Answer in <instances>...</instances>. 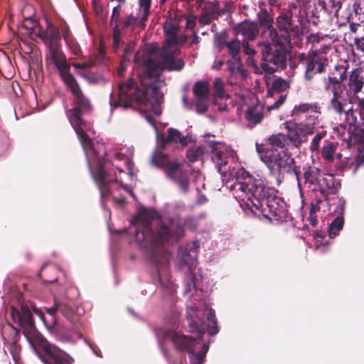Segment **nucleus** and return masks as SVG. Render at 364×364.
<instances>
[{
  "instance_id": "49",
  "label": "nucleus",
  "mask_w": 364,
  "mask_h": 364,
  "mask_svg": "<svg viewBox=\"0 0 364 364\" xmlns=\"http://www.w3.org/2000/svg\"><path fill=\"white\" fill-rule=\"evenodd\" d=\"M213 105L220 112H225L227 109L226 105L218 102V98L214 100Z\"/></svg>"
},
{
  "instance_id": "62",
  "label": "nucleus",
  "mask_w": 364,
  "mask_h": 364,
  "mask_svg": "<svg viewBox=\"0 0 364 364\" xmlns=\"http://www.w3.org/2000/svg\"><path fill=\"white\" fill-rule=\"evenodd\" d=\"M328 242H326L323 245H321H321H318L316 246V249H317L318 250L323 251V250H321L322 247H323V246H324V245H328Z\"/></svg>"
},
{
  "instance_id": "56",
  "label": "nucleus",
  "mask_w": 364,
  "mask_h": 364,
  "mask_svg": "<svg viewBox=\"0 0 364 364\" xmlns=\"http://www.w3.org/2000/svg\"><path fill=\"white\" fill-rule=\"evenodd\" d=\"M223 60H216V61H215V63H213L212 67L213 69L219 70L221 68V66L223 65Z\"/></svg>"
},
{
  "instance_id": "58",
  "label": "nucleus",
  "mask_w": 364,
  "mask_h": 364,
  "mask_svg": "<svg viewBox=\"0 0 364 364\" xmlns=\"http://www.w3.org/2000/svg\"><path fill=\"white\" fill-rule=\"evenodd\" d=\"M183 103L186 108H188V109L191 108V106L188 102V98H187L186 95H183Z\"/></svg>"
},
{
  "instance_id": "1",
  "label": "nucleus",
  "mask_w": 364,
  "mask_h": 364,
  "mask_svg": "<svg viewBox=\"0 0 364 364\" xmlns=\"http://www.w3.org/2000/svg\"><path fill=\"white\" fill-rule=\"evenodd\" d=\"M48 46L46 63L58 69L62 79L73 96L74 107L66 110V115L85 151L92 176H134L132 157L133 146H124L107 152L104 144L91 140L87 134L90 124L81 118L90 109L89 100L82 93L76 80L70 73V65L60 48V33L57 28L48 25L45 33Z\"/></svg>"
},
{
  "instance_id": "38",
  "label": "nucleus",
  "mask_w": 364,
  "mask_h": 364,
  "mask_svg": "<svg viewBox=\"0 0 364 364\" xmlns=\"http://www.w3.org/2000/svg\"><path fill=\"white\" fill-rule=\"evenodd\" d=\"M209 98L197 99L196 111L198 114H203L207 111Z\"/></svg>"
},
{
  "instance_id": "64",
  "label": "nucleus",
  "mask_w": 364,
  "mask_h": 364,
  "mask_svg": "<svg viewBox=\"0 0 364 364\" xmlns=\"http://www.w3.org/2000/svg\"><path fill=\"white\" fill-rule=\"evenodd\" d=\"M198 42V38L196 35L194 36V38L192 41V43H197Z\"/></svg>"
},
{
  "instance_id": "19",
  "label": "nucleus",
  "mask_w": 364,
  "mask_h": 364,
  "mask_svg": "<svg viewBox=\"0 0 364 364\" xmlns=\"http://www.w3.org/2000/svg\"><path fill=\"white\" fill-rule=\"evenodd\" d=\"M277 27L280 32H283L282 37L283 41L279 38V40L283 43V48L286 50L284 44L290 41L289 36L291 33H294V27L291 23V17L289 14H282L277 18L276 21Z\"/></svg>"
},
{
  "instance_id": "55",
  "label": "nucleus",
  "mask_w": 364,
  "mask_h": 364,
  "mask_svg": "<svg viewBox=\"0 0 364 364\" xmlns=\"http://www.w3.org/2000/svg\"><path fill=\"white\" fill-rule=\"evenodd\" d=\"M309 2V0H297V6L300 7L301 9L305 8V6L307 5Z\"/></svg>"
},
{
  "instance_id": "50",
  "label": "nucleus",
  "mask_w": 364,
  "mask_h": 364,
  "mask_svg": "<svg viewBox=\"0 0 364 364\" xmlns=\"http://www.w3.org/2000/svg\"><path fill=\"white\" fill-rule=\"evenodd\" d=\"M126 61H128L127 59L123 58L122 62L121 63L120 67L118 68V74L119 75H122L126 70L127 65Z\"/></svg>"
},
{
  "instance_id": "47",
  "label": "nucleus",
  "mask_w": 364,
  "mask_h": 364,
  "mask_svg": "<svg viewBox=\"0 0 364 364\" xmlns=\"http://www.w3.org/2000/svg\"><path fill=\"white\" fill-rule=\"evenodd\" d=\"M60 338L64 341L73 342L75 341L74 332L73 333H62Z\"/></svg>"
},
{
  "instance_id": "52",
  "label": "nucleus",
  "mask_w": 364,
  "mask_h": 364,
  "mask_svg": "<svg viewBox=\"0 0 364 364\" xmlns=\"http://www.w3.org/2000/svg\"><path fill=\"white\" fill-rule=\"evenodd\" d=\"M196 25V19L189 18L186 21V26L187 28L192 29Z\"/></svg>"
},
{
  "instance_id": "32",
  "label": "nucleus",
  "mask_w": 364,
  "mask_h": 364,
  "mask_svg": "<svg viewBox=\"0 0 364 364\" xmlns=\"http://www.w3.org/2000/svg\"><path fill=\"white\" fill-rule=\"evenodd\" d=\"M336 146L333 144H329L323 147L322 150V156L327 161L332 162L333 161Z\"/></svg>"
},
{
  "instance_id": "28",
  "label": "nucleus",
  "mask_w": 364,
  "mask_h": 364,
  "mask_svg": "<svg viewBox=\"0 0 364 364\" xmlns=\"http://www.w3.org/2000/svg\"><path fill=\"white\" fill-rule=\"evenodd\" d=\"M341 230V216H337L328 226L329 237L338 236Z\"/></svg>"
},
{
  "instance_id": "37",
  "label": "nucleus",
  "mask_w": 364,
  "mask_h": 364,
  "mask_svg": "<svg viewBox=\"0 0 364 364\" xmlns=\"http://www.w3.org/2000/svg\"><path fill=\"white\" fill-rule=\"evenodd\" d=\"M121 14V8L119 6H114L112 9V16L110 18V25L113 27L117 26L119 27V20Z\"/></svg>"
},
{
  "instance_id": "27",
  "label": "nucleus",
  "mask_w": 364,
  "mask_h": 364,
  "mask_svg": "<svg viewBox=\"0 0 364 364\" xmlns=\"http://www.w3.org/2000/svg\"><path fill=\"white\" fill-rule=\"evenodd\" d=\"M213 88L215 90V95L217 98L220 100H223L229 97L228 95L225 92L224 90V83L221 78L216 77L214 80Z\"/></svg>"
},
{
  "instance_id": "23",
  "label": "nucleus",
  "mask_w": 364,
  "mask_h": 364,
  "mask_svg": "<svg viewBox=\"0 0 364 364\" xmlns=\"http://www.w3.org/2000/svg\"><path fill=\"white\" fill-rule=\"evenodd\" d=\"M269 147L267 149L285 150L284 146L287 144V137L285 134H273L269 138Z\"/></svg>"
},
{
  "instance_id": "17",
  "label": "nucleus",
  "mask_w": 364,
  "mask_h": 364,
  "mask_svg": "<svg viewBox=\"0 0 364 364\" xmlns=\"http://www.w3.org/2000/svg\"><path fill=\"white\" fill-rule=\"evenodd\" d=\"M95 65V61L92 58H88L82 63L73 64L77 73L90 84L99 83L102 80V77L100 75L90 71Z\"/></svg>"
},
{
  "instance_id": "42",
  "label": "nucleus",
  "mask_w": 364,
  "mask_h": 364,
  "mask_svg": "<svg viewBox=\"0 0 364 364\" xmlns=\"http://www.w3.org/2000/svg\"><path fill=\"white\" fill-rule=\"evenodd\" d=\"M325 136V132L317 134L312 139L311 149H317L321 139Z\"/></svg>"
},
{
  "instance_id": "11",
  "label": "nucleus",
  "mask_w": 364,
  "mask_h": 364,
  "mask_svg": "<svg viewBox=\"0 0 364 364\" xmlns=\"http://www.w3.org/2000/svg\"><path fill=\"white\" fill-rule=\"evenodd\" d=\"M151 164L161 168L166 176L178 186L179 191L187 193L189 191L190 181L187 173L183 171L182 165L176 161H171L160 151H156L151 158Z\"/></svg>"
},
{
  "instance_id": "18",
  "label": "nucleus",
  "mask_w": 364,
  "mask_h": 364,
  "mask_svg": "<svg viewBox=\"0 0 364 364\" xmlns=\"http://www.w3.org/2000/svg\"><path fill=\"white\" fill-rule=\"evenodd\" d=\"M58 309H60V306L55 303L53 306L50 308H46V314H44L41 309L36 307V306H31L32 312L40 318L46 328L50 332H53L54 331L57 324L56 314Z\"/></svg>"
},
{
  "instance_id": "26",
  "label": "nucleus",
  "mask_w": 364,
  "mask_h": 364,
  "mask_svg": "<svg viewBox=\"0 0 364 364\" xmlns=\"http://www.w3.org/2000/svg\"><path fill=\"white\" fill-rule=\"evenodd\" d=\"M63 38L70 52L75 56H79L80 53V48L68 31H65V32L63 33Z\"/></svg>"
},
{
  "instance_id": "14",
  "label": "nucleus",
  "mask_w": 364,
  "mask_h": 364,
  "mask_svg": "<svg viewBox=\"0 0 364 364\" xmlns=\"http://www.w3.org/2000/svg\"><path fill=\"white\" fill-rule=\"evenodd\" d=\"M287 130L289 139L296 146L301 144L308 134L314 132V127L307 123H296L294 121H287L284 123Z\"/></svg>"
},
{
  "instance_id": "7",
  "label": "nucleus",
  "mask_w": 364,
  "mask_h": 364,
  "mask_svg": "<svg viewBox=\"0 0 364 364\" xmlns=\"http://www.w3.org/2000/svg\"><path fill=\"white\" fill-rule=\"evenodd\" d=\"M151 93L154 96L151 99L144 100L141 98L140 94L141 92H138L133 102L136 103L141 108V112L144 117L146 118L147 122L152 125L155 130L156 139L158 144H161L164 146L169 141H179L182 145H186L189 141L188 136H181V133L178 130L169 128L168 129V136H165L163 133L159 131V127L156 124L155 119H154L153 114L156 117L159 116L161 114V104L164 100V95L162 92H160L158 87L156 85H151L146 87V95ZM144 93L143 92V95Z\"/></svg>"
},
{
  "instance_id": "51",
  "label": "nucleus",
  "mask_w": 364,
  "mask_h": 364,
  "mask_svg": "<svg viewBox=\"0 0 364 364\" xmlns=\"http://www.w3.org/2000/svg\"><path fill=\"white\" fill-rule=\"evenodd\" d=\"M114 203L117 206H122L123 204L125 203V198L123 196L121 197H117L115 195H114Z\"/></svg>"
},
{
  "instance_id": "3",
  "label": "nucleus",
  "mask_w": 364,
  "mask_h": 364,
  "mask_svg": "<svg viewBox=\"0 0 364 364\" xmlns=\"http://www.w3.org/2000/svg\"><path fill=\"white\" fill-rule=\"evenodd\" d=\"M132 223L136 226V240L148 255L161 277V271L166 269L169 262V253L164 249L165 242H173L184 235V226L195 230L197 227L194 218L185 221L178 217L158 219V213L152 209L142 208L134 217ZM160 281L166 294L172 295L176 291L171 281Z\"/></svg>"
},
{
  "instance_id": "30",
  "label": "nucleus",
  "mask_w": 364,
  "mask_h": 364,
  "mask_svg": "<svg viewBox=\"0 0 364 364\" xmlns=\"http://www.w3.org/2000/svg\"><path fill=\"white\" fill-rule=\"evenodd\" d=\"M113 46L114 49H119L122 45L123 42L122 40V31L119 27L117 26H113Z\"/></svg>"
},
{
  "instance_id": "9",
  "label": "nucleus",
  "mask_w": 364,
  "mask_h": 364,
  "mask_svg": "<svg viewBox=\"0 0 364 364\" xmlns=\"http://www.w3.org/2000/svg\"><path fill=\"white\" fill-rule=\"evenodd\" d=\"M331 38L327 35L323 36L320 33H315L308 36L307 42L312 46L306 63L305 73L306 80H311L314 73H321L324 71L328 60L322 53L326 50L333 49L336 53L338 52L339 48L337 45H331Z\"/></svg>"
},
{
  "instance_id": "15",
  "label": "nucleus",
  "mask_w": 364,
  "mask_h": 364,
  "mask_svg": "<svg viewBox=\"0 0 364 364\" xmlns=\"http://www.w3.org/2000/svg\"><path fill=\"white\" fill-rule=\"evenodd\" d=\"M139 14L138 16L132 14L124 18L122 22V28L123 30L129 29L134 31L136 28H141L144 26L149 14L150 0H139Z\"/></svg>"
},
{
  "instance_id": "24",
  "label": "nucleus",
  "mask_w": 364,
  "mask_h": 364,
  "mask_svg": "<svg viewBox=\"0 0 364 364\" xmlns=\"http://www.w3.org/2000/svg\"><path fill=\"white\" fill-rule=\"evenodd\" d=\"M228 68L231 75H240L245 77L246 71L243 69L240 58H232L228 61Z\"/></svg>"
},
{
  "instance_id": "48",
  "label": "nucleus",
  "mask_w": 364,
  "mask_h": 364,
  "mask_svg": "<svg viewBox=\"0 0 364 364\" xmlns=\"http://www.w3.org/2000/svg\"><path fill=\"white\" fill-rule=\"evenodd\" d=\"M242 48H243L244 52L246 55H247L249 56H252L255 54L254 49L250 48L247 43H243Z\"/></svg>"
},
{
  "instance_id": "39",
  "label": "nucleus",
  "mask_w": 364,
  "mask_h": 364,
  "mask_svg": "<svg viewBox=\"0 0 364 364\" xmlns=\"http://www.w3.org/2000/svg\"><path fill=\"white\" fill-rule=\"evenodd\" d=\"M312 108V106L309 104H302L299 105H296L291 113L293 116L299 115L301 113H304L308 112L310 109Z\"/></svg>"
},
{
  "instance_id": "29",
  "label": "nucleus",
  "mask_w": 364,
  "mask_h": 364,
  "mask_svg": "<svg viewBox=\"0 0 364 364\" xmlns=\"http://www.w3.org/2000/svg\"><path fill=\"white\" fill-rule=\"evenodd\" d=\"M232 58H240V42L238 40L232 41L225 45Z\"/></svg>"
},
{
  "instance_id": "54",
  "label": "nucleus",
  "mask_w": 364,
  "mask_h": 364,
  "mask_svg": "<svg viewBox=\"0 0 364 364\" xmlns=\"http://www.w3.org/2000/svg\"><path fill=\"white\" fill-rule=\"evenodd\" d=\"M132 46L129 45V46H127L124 48V55L123 58L127 59V60H129V59L128 58V54L129 53H132Z\"/></svg>"
},
{
  "instance_id": "2",
  "label": "nucleus",
  "mask_w": 364,
  "mask_h": 364,
  "mask_svg": "<svg viewBox=\"0 0 364 364\" xmlns=\"http://www.w3.org/2000/svg\"><path fill=\"white\" fill-rule=\"evenodd\" d=\"M211 158L225 187L247 214L259 215L272 222L282 221L287 216L284 202L276 196L274 188L267 186L264 178L255 176L243 167L235 166L231 171L223 172L222 166L228 158L234 160L235 151L219 141H210Z\"/></svg>"
},
{
  "instance_id": "59",
  "label": "nucleus",
  "mask_w": 364,
  "mask_h": 364,
  "mask_svg": "<svg viewBox=\"0 0 364 364\" xmlns=\"http://www.w3.org/2000/svg\"><path fill=\"white\" fill-rule=\"evenodd\" d=\"M269 6H279L278 0H267Z\"/></svg>"
},
{
  "instance_id": "40",
  "label": "nucleus",
  "mask_w": 364,
  "mask_h": 364,
  "mask_svg": "<svg viewBox=\"0 0 364 364\" xmlns=\"http://www.w3.org/2000/svg\"><path fill=\"white\" fill-rule=\"evenodd\" d=\"M201 314V311L196 306H191L187 309V318L193 323H196L194 317L198 318Z\"/></svg>"
},
{
  "instance_id": "5",
  "label": "nucleus",
  "mask_w": 364,
  "mask_h": 364,
  "mask_svg": "<svg viewBox=\"0 0 364 364\" xmlns=\"http://www.w3.org/2000/svg\"><path fill=\"white\" fill-rule=\"evenodd\" d=\"M206 320L202 323V329L198 331L194 339L180 332H169L163 328L156 331L159 346L163 348V341L171 340L175 347L180 350H187L190 354L191 364H203L204 358L209 350V344L201 341L200 337L206 331L210 336L218 333V323L215 311L211 308L205 309Z\"/></svg>"
},
{
  "instance_id": "20",
  "label": "nucleus",
  "mask_w": 364,
  "mask_h": 364,
  "mask_svg": "<svg viewBox=\"0 0 364 364\" xmlns=\"http://www.w3.org/2000/svg\"><path fill=\"white\" fill-rule=\"evenodd\" d=\"M252 105L248 107L245 112V119L248 125L253 126L259 122L263 119L262 106L258 103L254 104L255 97H252Z\"/></svg>"
},
{
  "instance_id": "57",
  "label": "nucleus",
  "mask_w": 364,
  "mask_h": 364,
  "mask_svg": "<svg viewBox=\"0 0 364 364\" xmlns=\"http://www.w3.org/2000/svg\"><path fill=\"white\" fill-rule=\"evenodd\" d=\"M259 12H266L267 10L265 9V3L264 1H259Z\"/></svg>"
},
{
  "instance_id": "44",
  "label": "nucleus",
  "mask_w": 364,
  "mask_h": 364,
  "mask_svg": "<svg viewBox=\"0 0 364 364\" xmlns=\"http://www.w3.org/2000/svg\"><path fill=\"white\" fill-rule=\"evenodd\" d=\"M304 183L306 184H314L316 181V178L309 171H307L304 173Z\"/></svg>"
},
{
  "instance_id": "25",
  "label": "nucleus",
  "mask_w": 364,
  "mask_h": 364,
  "mask_svg": "<svg viewBox=\"0 0 364 364\" xmlns=\"http://www.w3.org/2000/svg\"><path fill=\"white\" fill-rule=\"evenodd\" d=\"M193 91L197 99L209 98V87L205 82H197L193 86Z\"/></svg>"
},
{
  "instance_id": "35",
  "label": "nucleus",
  "mask_w": 364,
  "mask_h": 364,
  "mask_svg": "<svg viewBox=\"0 0 364 364\" xmlns=\"http://www.w3.org/2000/svg\"><path fill=\"white\" fill-rule=\"evenodd\" d=\"M89 58H92L95 61V65L97 64H102L105 62V48L100 43V47L97 49V53L94 56H91Z\"/></svg>"
},
{
  "instance_id": "13",
  "label": "nucleus",
  "mask_w": 364,
  "mask_h": 364,
  "mask_svg": "<svg viewBox=\"0 0 364 364\" xmlns=\"http://www.w3.org/2000/svg\"><path fill=\"white\" fill-rule=\"evenodd\" d=\"M199 248L198 241H193L184 247H180L176 259V264L178 268L187 267L188 271L192 274V270L197 265Z\"/></svg>"
},
{
  "instance_id": "60",
  "label": "nucleus",
  "mask_w": 364,
  "mask_h": 364,
  "mask_svg": "<svg viewBox=\"0 0 364 364\" xmlns=\"http://www.w3.org/2000/svg\"><path fill=\"white\" fill-rule=\"evenodd\" d=\"M310 220H311V224H312L313 225H315V224H316V221H317V220H316V216L315 215H314L312 218H310Z\"/></svg>"
},
{
  "instance_id": "53",
  "label": "nucleus",
  "mask_w": 364,
  "mask_h": 364,
  "mask_svg": "<svg viewBox=\"0 0 364 364\" xmlns=\"http://www.w3.org/2000/svg\"><path fill=\"white\" fill-rule=\"evenodd\" d=\"M356 45H357V47L361 50L362 51L364 52V36L359 38V39H356Z\"/></svg>"
},
{
  "instance_id": "22",
  "label": "nucleus",
  "mask_w": 364,
  "mask_h": 364,
  "mask_svg": "<svg viewBox=\"0 0 364 364\" xmlns=\"http://www.w3.org/2000/svg\"><path fill=\"white\" fill-rule=\"evenodd\" d=\"M364 85V77L358 70H354L350 75L348 85L350 89L357 94L361 91Z\"/></svg>"
},
{
  "instance_id": "63",
  "label": "nucleus",
  "mask_w": 364,
  "mask_h": 364,
  "mask_svg": "<svg viewBox=\"0 0 364 364\" xmlns=\"http://www.w3.org/2000/svg\"><path fill=\"white\" fill-rule=\"evenodd\" d=\"M174 208H175V206H174V205H169V206L168 207V212H170V213H171V212H173Z\"/></svg>"
},
{
  "instance_id": "8",
  "label": "nucleus",
  "mask_w": 364,
  "mask_h": 364,
  "mask_svg": "<svg viewBox=\"0 0 364 364\" xmlns=\"http://www.w3.org/2000/svg\"><path fill=\"white\" fill-rule=\"evenodd\" d=\"M260 25L267 28L272 45L269 43H259L262 48V54L264 62L261 64L262 70L255 67V72L272 74L277 68H283L285 65L287 52L283 48V43L279 40L277 31L273 28V19L267 11L257 14Z\"/></svg>"
},
{
  "instance_id": "21",
  "label": "nucleus",
  "mask_w": 364,
  "mask_h": 364,
  "mask_svg": "<svg viewBox=\"0 0 364 364\" xmlns=\"http://www.w3.org/2000/svg\"><path fill=\"white\" fill-rule=\"evenodd\" d=\"M237 35H242L244 38L253 40L257 36L259 31L255 23L245 21L240 23L235 28Z\"/></svg>"
},
{
  "instance_id": "16",
  "label": "nucleus",
  "mask_w": 364,
  "mask_h": 364,
  "mask_svg": "<svg viewBox=\"0 0 364 364\" xmlns=\"http://www.w3.org/2000/svg\"><path fill=\"white\" fill-rule=\"evenodd\" d=\"M340 65H336L334 70L338 73L334 75L331 73L328 77V82H326V89L331 90L333 93V97L331 100V107L338 113H341V73Z\"/></svg>"
},
{
  "instance_id": "6",
  "label": "nucleus",
  "mask_w": 364,
  "mask_h": 364,
  "mask_svg": "<svg viewBox=\"0 0 364 364\" xmlns=\"http://www.w3.org/2000/svg\"><path fill=\"white\" fill-rule=\"evenodd\" d=\"M177 53L178 50L172 53L169 50L166 52L164 50H161V63L158 65L154 70H151V62L149 63L146 73L148 78L151 80L153 76H156L159 79V82L146 84L144 79H141L143 90L134 87V83L132 80H129L126 83H120L118 87L119 91L117 101L114 99L113 95L110 94L109 105L111 112H112L113 109L118 107H122L124 109L131 107L136 93L139 91L144 93V95L140 94L141 98L144 100L151 99V97L154 96L151 93L146 95V87L149 86L156 85L158 87L159 90L161 92L160 87L164 82L160 80V70L163 68H166L168 70H180L184 66V63L181 58H175L174 56Z\"/></svg>"
},
{
  "instance_id": "46",
  "label": "nucleus",
  "mask_w": 364,
  "mask_h": 364,
  "mask_svg": "<svg viewBox=\"0 0 364 364\" xmlns=\"http://www.w3.org/2000/svg\"><path fill=\"white\" fill-rule=\"evenodd\" d=\"M286 95H281L279 98L269 107V109H278L285 101Z\"/></svg>"
},
{
  "instance_id": "31",
  "label": "nucleus",
  "mask_w": 364,
  "mask_h": 364,
  "mask_svg": "<svg viewBox=\"0 0 364 364\" xmlns=\"http://www.w3.org/2000/svg\"><path fill=\"white\" fill-rule=\"evenodd\" d=\"M203 11L212 17L215 18L219 11L218 3L217 1L208 2L205 5Z\"/></svg>"
},
{
  "instance_id": "43",
  "label": "nucleus",
  "mask_w": 364,
  "mask_h": 364,
  "mask_svg": "<svg viewBox=\"0 0 364 364\" xmlns=\"http://www.w3.org/2000/svg\"><path fill=\"white\" fill-rule=\"evenodd\" d=\"M213 18V17L203 11V13L199 18V23L202 25H206L208 24Z\"/></svg>"
},
{
  "instance_id": "41",
  "label": "nucleus",
  "mask_w": 364,
  "mask_h": 364,
  "mask_svg": "<svg viewBox=\"0 0 364 364\" xmlns=\"http://www.w3.org/2000/svg\"><path fill=\"white\" fill-rule=\"evenodd\" d=\"M227 163L225 164H223L222 166V170H223V172H228L229 171H231L232 169V167L235 166H238V164H237V163L235 162L236 161V153L235 152V157H234V160L232 159V158H228L227 159ZM239 166H240L239 165Z\"/></svg>"
},
{
  "instance_id": "33",
  "label": "nucleus",
  "mask_w": 364,
  "mask_h": 364,
  "mask_svg": "<svg viewBox=\"0 0 364 364\" xmlns=\"http://www.w3.org/2000/svg\"><path fill=\"white\" fill-rule=\"evenodd\" d=\"M205 178L202 173L197 171L193 173V183L197 192H200L205 188Z\"/></svg>"
},
{
  "instance_id": "61",
  "label": "nucleus",
  "mask_w": 364,
  "mask_h": 364,
  "mask_svg": "<svg viewBox=\"0 0 364 364\" xmlns=\"http://www.w3.org/2000/svg\"><path fill=\"white\" fill-rule=\"evenodd\" d=\"M359 26V25H355V24H351L350 25V29L353 32H355L356 29H357V27Z\"/></svg>"
},
{
  "instance_id": "4",
  "label": "nucleus",
  "mask_w": 364,
  "mask_h": 364,
  "mask_svg": "<svg viewBox=\"0 0 364 364\" xmlns=\"http://www.w3.org/2000/svg\"><path fill=\"white\" fill-rule=\"evenodd\" d=\"M13 321H18L31 348L44 364H73V359L55 345L49 343L36 328L30 309L11 308Z\"/></svg>"
},
{
  "instance_id": "10",
  "label": "nucleus",
  "mask_w": 364,
  "mask_h": 364,
  "mask_svg": "<svg viewBox=\"0 0 364 364\" xmlns=\"http://www.w3.org/2000/svg\"><path fill=\"white\" fill-rule=\"evenodd\" d=\"M256 149L260 159L265 164L272 175L280 176L284 173L294 174L301 190V181L294 159L286 150L266 149L263 153L262 146L256 144Z\"/></svg>"
},
{
  "instance_id": "36",
  "label": "nucleus",
  "mask_w": 364,
  "mask_h": 364,
  "mask_svg": "<svg viewBox=\"0 0 364 364\" xmlns=\"http://www.w3.org/2000/svg\"><path fill=\"white\" fill-rule=\"evenodd\" d=\"M288 87V82L282 78L275 79L273 81L272 85V89L275 92H282L285 90Z\"/></svg>"
},
{
  "instance_id": "12",
  "label": "nucleus",
  "mask_w": 364,
  "mask_h": 364,
  "mask_svg": "<svg viewBox=\"0 0 364 364\" xmlns=\"http://www.w3.org/2000/svg\"><path fill=\"white\" fill-rule=\"evenodd\" d=\"M164 31L166 36V41L162 50L166 52L169 50L174 53L178 50V46L187 41V36L181 33L178 24L173 21H166L164 24Z\"/></svg>"
},
{
  "instance_id": "34",
  "label": "nucleus",
  "mask_w": 364,
  "mask_h": 364,
  "mask_svg": "<svg viewBox=\"0 0 364 364\" xmlns=\"http://www.w3.org/2000/svg\"><path fill=\"white\" fill-rule=\"evenodd\" d=\"M203 153V149L200 147H193L189 149L186 153V157L190 162H193L201 156Z\"/></svg>"
},
{
  "instance_id": "45",
  "label": "nucleus",
  "mask_w": 364,
  "mask_h": 364,
  "mask_svg": "<svg viewBox=\"0 0 364 364\" xmlns=\"http://www.w3.org/2000/svg\"><path fill=\"white\" fill-rule=\"evenodd\" d=\"M321 200H318L316 203H311V208L309 211L310 218H313V215H315L318 211L320 210V204Z\"/></svg>"
}]
</instances>
